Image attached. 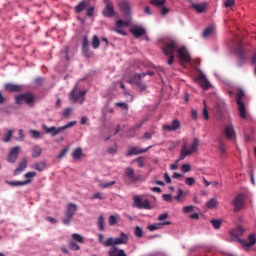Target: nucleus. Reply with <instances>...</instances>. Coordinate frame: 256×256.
I'll return each instance as SVG.
<instances>
[{
	"label": "nucleus",
	"mask_w": 256,
	"mask_h": 256,
	"mask_svg": "<svg viewBox=\"0 0 256 256\" xmlns=\"http://www.w3.org/2000/svg\"><path fill=\"white\" fill-rule=\"evenodd\" d=\"M98 241L104 247H111V245H127L129 241V236L125 232L120 233L119 237H110L106 240L103 239V234L98 235Z\"/></svg>",
	"instance_id": "f257e3e1"
},
{
	"label": "nucleus",
	"mask_w": 256,
	"mask_h": 256,
	"mask_svg": "<svg viewBox=\"0 0 256 256\" xmlns=\"http://www.w3.org/2000/svg\"><path fill=\"white\" fill-rule=\"evenodd\" d=\"M197 149H199V138H194L190 147L187 142H183L178 161H183L188 155H193V153L197 152Z\"/></svg>",
	"instance_id": "f03ea898"
},
{
	"label": "nucleus",
	"mask_w": 256,
	"mask_h": 256,
	"mask_svg": "<svg viewBox=\"0 0 256 256\" xmlns=\"http://www.w3.org/2000/svg\"><path fill=\"white\" fill-rule=\"evenodd\" d=\"M77 125L76 121L69 122L68 124L62 126V127H48L46 124L42 125L43 131L47 133V135H51V137H57L61 131H65V129H70V127H75Z\"/></svg>",
	"instance_id": "7ed1b4c3"
},
{
	"label": "nucleus",
	"mask_w": 256,
	"mask_h": 256,
	"mask_svg": "<svg viewBox=\"0 0 256 256\" xmlns=\"http://www.w3.org/2000/svg\"><path fill=\"white\" fill-rule=\"evenodd\" d=\"M79 207L77 204L74 203H68L66 206V210L64 212V217L62 219V222L64 225H70L73 217H75V213H77V210Z\"/></svg>",
	"instance_id": "20e7f679"
},
{
	"label": "nucleus",
	"mask_w": 256,
	"mask_h": 256,
	"mask_svg": "<svg viewBox=\"0 0 256 256\" xmlns=\"http://www.w3.org/2000/svg\"><path fill=\"white\" fill-rule=\"evenodd\" d=\"M85 95H87V91L79 89L76 85L70 93V101L81 104L85 101Z\"/></svg>",
	"instance_id": "39448f33"
},
{
	"label": "nucleus",
	"mask_w": 256,
	"mask_h": 256,
	"mask_svg": "<svg viewBox=\"0 0 256 256\" xmlns=\"http://www.w3.org/2000/svg\"><path fill=\"white\" fill-rule=\"evenodd\" d=\"M177 49H179V42H177L175 39H170L164 42L162 51L164 55H173Z\"/></svg>",
	"instance_id": "423d86ee"
},
{
	"label": "nucleus",
	"mask_w": 256,
	"mask_h": 256,
	"mask_svg": "<svg viewBox=\"0 0 256 256\" xmlns=\"http://www.w3.org/2000/svg\"><path fill=\"white\" fill-rule=\"evenodd\" d=\"M118 7L126 21H131V3L127 0H120Z\"/></svg>",
	"instance_id": "0eeeda50"
},
{
	"label": "nucleus",
	"mask_w": 256,
	"mask_h": 256,
	"mask_svg": "<svg viewBox=\"0 0 256 256\" xmlns=\"http://www.w3.org/2000/svg\"><path fill=\"white\" fill-rule=\"evenodd\" d=\"M237 106L239 111V116L241 119H247V111L245 110V103H243V97H245V92L243 90H239L237 95Z\"/></svg>",
	"instance_id": "6e6552de"
},
{
	"label": "nucleus",
	"mask_w": 256,
	"mask_h": 256,
	"mask_svg": "<svg viewBox=\"0 0 256 256\" xmlns=\"http://www.w3.org/2000/svg\"><path fill=\"white\" fill-rule=\"evenodd\" d=\"M15 100L17 105H23V103H26L27 105H33L35 97L31 93H25L15 96Z\"/></svg>",
	"instance_id": "1a4fd4ad"
},
{
	"label": "nucleus",
	"mask_w": 256,
	"mask_h": 256,
	"mask_svg": "<svg viewBox=\"0 0 256 256\" xmlns=\"http://www.w3.org/2000/svg\"><path fill=\"white\" fill-rule=\"evenodd\" d=\"M232 205H234L235 213L241 211L242 207L245 206V194H238L235 196Z\"/></svg>",
	"instance_id": "9d476101"
},
{
	"label": "nucleus",
	"mask_w": 256,
	"mask_h": 256,
	"mask_svg": "<svg viewBox=\"0 0 256 256\" xmlns=\"http://www.w3.org/2000/svg\"><path fill=\"white\" fill-rule=\"evenodd\" d=\"M129 23V20H118L116 21V26L115 28H113V31H115V33H118V35H123V37H125L127 35V32L123 29V27H129Z\"/></svg>",
	"instance_id": "9b49d317"
},
{
	"label": "nucleus",
	"mask_w": 256,
	"mask_h": 256,
	"mask_svg": "<svg viewBox=\"0 0 256 256\" xmlns=\"http://www.w3.org/2000/svg\"><path fill=\"white\" fill-rule=\"evenodd\" d=\"M133 201L134 207L138 209H151V203L147 199L143 200L139 196H134Z\"/></svg>",
	"instance_id": "f8f14e48"
},
{
	"label": "nucleus",
	"mask_w": 256,
	"mask_h": 256,
	"mask_svg": "<svg viewBox=\"0 0 256 256\" xmlns=\"http://www.w3.org/2000/svg\"><path fill=\"white\" fill-rule=\"evenodd\" d=\"M105 8L102 11V15L104 17H115V7L113 6V2H111L110 0H105Z\"/></svg>",
	"instance_id": "ddd939ff"
},
{
	"label": "nucleus",
	"mask_w": 256,
	"mask_h": 256,
	"mask_svg": "<svg viewBox=\"0 0 256 256\" xmlns=\"http://www.w3.org/2000/svg\"><path fill=\"white\" fill-rule=\"evenodd\" d=\"M176 52L178 53V58L180 61H183L184 63H189V61H191V56L189 55V52L185 46L178 47Z\"/></svg>",
	"instance_id": "4468645a"
},
{
	"label": "nucleus",
	"mask_w": 256,
	"mask_h": 256,
	"mask_svg": "<svg viewBox=\"0 0 256 256\" xmlns=\"http://www.w3.org/2000/svg\"><path fill=\"white\" fill-rule=\"evenodd\" d=\"M117 245H121V244L110 245L108 256H127V253H125V250L119 249Z\"/></svg>",
	"instance_id": "2eb2a0df"
},
{
	"label": "nucleus",
	"mask_w": 256,
	"mask_h": 256,
	"mask_svg": "<svg viewBox=\"0 0 256 256\" xmlns=\"http://www.w3.org/2000/svg\"><path fill=\"white\" fill-rule=\"evenodd\" d=\"M125 176L129 179L130 183H136V181L141 179V176L135 174V170L131 167L126 168Z\"/></svg>",
	"instance_id": "dca6fc26"
},
{
	"label": "nucleus",
	"mask_w": 256,
	"mask_h": 256,
	"mask_svg": "<svg viewBox=\"0 0 256 256\" xmlns=\"http://www.w3.org/2000/svg\"><path fill=\"white\" fill-rule=\"evenodd\" d=\"M21 148L19 146H15L12 148L8 154L7 161L8 163H15L17 161V158L19 157V150Z\"/></svg>",
	"instance_id": "f3484780"
},
{
	"label": "nucleus",
	"mask_w": 256,
	"mask_h": 256,
	"mask_svg": "<svg viewBox=\"0 0 256 256\" xmlns=\"http://www.w3.org/2000/svg\"><path fill=\"white\" fill-rule=\"evenodd\" d=\"M149 149H151V146H149L145 149H140L138 147H131L128 150V152L126 153V157H131L132 155H141L143 153H147Z\"/></svg>",
	"instance_id": "a211bd4d"
},
{
	"label": "nucleus",
	"mask_w": 256,
	"mask_h": 256,
	"mask_svg": "<svg viewBox=\"0 0 256 256\" xmlns=\"http://www.w3.org/2000/svg\"><path fill=\"white\" fill-rule=\"evenodd\" d=\"M177 129H181V122L179 120L174 119L171 123V125L166 124L163 126V131H177Z\"/></svg>",
	"instance_id": "6ab92c4d"
},
{
	"label": "nucleus",
	"mask_w": 256,
	"mask_h": 256,
	"mask_svg": "<svg viewBox=\"0 0 256 256\" xmlns=\"http://www.w3.org/2000/svg\"><path fill=\"white\" fill-rule=\"evenodd\" d=\"M224 135L230 141H233V139H235L236 135H235V128H233V124H229L228 126H225Z\"/></svg>",
	"instance_id": "aec40b11"
},
{
	"label": "nucleus",
	"mask_w": 256,
	"mask_h": 256,
	"mask_svg": "<svg viewBox=\"0 0 256 256\" xmlns=\"http://www.w3.org/2000/svg\"><path fill=\"white\" fill-rule=\"evenodd\" d=\"M130 33L136 38L139 39V37H143L147 31L143 27L135 26L130 29Z\"/></svg>",
	"instance_id": "412c9836"
},
{
	"label": "nucleus",
	"mask_w": 256,
	"mask_h": 256,
	"mask_svg": "<svg viewBox=\"0 0 256 256\" xmlns=\"http://www.w3.org/2000/svg\"><path fill=\"white\" fill-rule=\"evenodd\" d=\"M5 89L6 91H8V93H19L23 90V86L13 83H7L5 84Z\"/></svg>",
	"instance_id": "4be33fe9"
},
{
	"label": "nucleus",
	"mask_w": 256,
	"mask_h": 256,
	"mask_svg": "<svg viewBox=\"0 0 256 256\" xmlns=\"http://www.w3.org/2000/svg\"><path fill=\"white\" fill-rule=\"evenodd\" d=\"M89 7V2L83 0L80 1L75 7H74V13H76V15H79L81 13H83V11H85V9H87Z\"/></svg>",
	"instance_id": "5701e85b"
},
{
	"label": "nucleus",
	"mask_w": 256,
	"mask_h": 256,
	"mask_svg": "<svg viewBox=\"0 0 256 256\" xmlns=\"http://www.w3.org/2000/svg\"><path fill=\"white\" fill-rule=\"evenodd\" d=\"M248 241H245L243 239H238V242L241 243V245H243L244 247H253V245H255L256 243V238H255V234H250L248 236Z\"/></svg>",
	"instance_id": "b1692460"
},
{
	"label": "nucleus",
	"mask_w": 256,
	"mask_h": 256,
	"mask_svg": "<svg viewBox=\"0 0 256 256\" xmlns=\"http://www.w3.org/2000/svg\"><path fill=\"white\" fill-rule=\"evenodd\" d=\"M191 9H194L196 13H205L207 11V3H192Z\"/></svg>",
	"instance_id": "393cba45"
},
{
	"label": "nucleus",
	"mask_w": 256,
	"mask_h": 256,
	"mask_svg": "<svg viewBox=\"0 0 256 256\" xmlns=\"http://www.w3.org/2000/svg\"><path fill=\"white\" fill-rule=\"evenodd\" d=\"M198 81L200 82V87L204 89V91H207L211 87V83L209 80H207V77H205L203 74H200L198 76Z\"/></svg>",
	"instance_id": "a878e982"
},
{
	"label": "nucleus",
	"mask_w": 256,
	"mask_h": 256,
	"mask_svg": "<svg viewBox=\"0 0 256 256\" xmlns=\"http://www.w3.org/2000/svg\"><path fill=\"white\" fill-rule=\"evenodd\" d=\"M27 169V158H23L14 171V175H21Z\"/></svg>",
	"instance_id": "bb28decb"
},
{
	"label": "nucleus",
	"mask_w": 256,
	"mask_h": 256,
	"mask_svg": "<svg viewBox=\"0 0 256 256\" xmlns=\"http://www.w3.org/2000/svg\"><path fill=\"white\" fill-rule=\"evenodd\" d=\"M5 183L7 185H10L11 187H23L25 185H29V183H31V180H25V181H9V180H6Z\"/></svg>",
	"instance_id": "cd10ccee"
},
{
	"label": "nucleus",
	"mask_w": 256,
	"mask_h": 256,
	"mask_svg": "<svg viewBox=\"0 0 256 256\" xmlns=\"http://www.w3.org/2000/svg\"><path fill=\"white\" fill-rule=\"evenodd\" d=\"M143 77H145V73H143V74H134L132 77H130L129 83H131V85H139L140 83H143L141 81V79H143Z\"/></svg>",
	"instance_id": "c85d7f7f"
},
{
	"label": "nucleus",
	"mask_w": 256,
	"mask_h": 256,
	"mask_svg": "<svg viewBox=\"0 0 256 256\" xmlns=\"http://www.w3.org/2000/svg\"><path fill=\"white\" fill-rule=\"evenodd\" d=\"M243 233H245V229H243V227H241V226H238L237 228H235L231 231L232 237L237 239V241H239V239H241L239 237H243Z\"/></svg>",
	"instance_id": "c756f323"
},
{
	"label": "nucleus",
	"mask_w": 256,
	"mask_h": 256,
	"mask_svg": "<svg viewBox=\"0 0 256 256\" xmlns=\"http://www.w3.org/2000/svg\"><path fill=\"white\" fill-rule=\"evenodd\" d=\"M82 52L85 55V57H91V54H89V40L87 39V36L83 38Z\"/></svg>",
	"instance_id": "7c9ffc66"
},
{
	"label": "nucleus",
	"mask_w": 256,
	"mask_h": 256,
	"mask_svg": "<svg viewBox=\"0 0 256 256\" xmlns=\"http://www.w3.org/2000/svg\"><path fill=\"white\" fill-rule=\"evenodd\" d=\"M43 153V149L40 148L39 145H35L32 149V157L33 159H37V157H41V154Z\"/></svg>",
	"instance_id": "2f4dec72"
},
{
	"label": "nucleus",
	"mask_w": 256,
	"mask_h": 256,
	"mask_svg": "<svg viewBox=\"0 0 256 256\" xmlns=\"http://www.w3.org/2000/svg\"><path fill=\"white\" fill-rule=\"evenodd\" d=\"M170 221H164L161 224L156 223L148 226L149 231H157V229H161V225H170Z\"/></svg>",
	"instance_id": "473e14b6"
},
{
	"label": "nucleus",
	"mask_w": 256,
	"mask_h": 256,
	"mask_svg": "<svg viewBox=\"0 0 256 256\" xmlns=\"http://www.w3.org/2000/svg\"><path fill=\"white\" fill-rule=\"evenodd\" d=\"M13 133H15L14 130H12V129H7V130H6V134H5L4 137L2 138V141H3L4 143H9V142L11 141L12 137H13Z\"/></svg>",
	"instance_id": "72a5a7b5"
},
{
	"label": "nucleus",
	"mask_w": 256,
	"mask_h": 256,
	"mask_svg": "<svg viewBox=\"0 0 256 256\" xmlns=\"http://www.w3.org/2000/svg\"><path fill=\"white\" fill-rule=\"evenodd\" d=\"M72 157L75 159V161H79L81 157H83V149L81 148H76L72 152Z\"/></svg>",
	"instance_id": "f704fd0d"
},
{
	"label": "nucleus",
	"mask_w": 256,
	"mask_h": 256,
	"mask_svg": "<svg viewBox=\"0 0 256 256\" xmlns=\"http://www.w3.org/2000/svg\"><path fill=\"white\" fill-rule=\"evenodd\" d=\"M183 198H185V193L181 188L177 189V195L174 197L175 201L183 203Z\"/></svg>",
	"instance_id": "c9c22d12"
},
{
	"label": "nucleus",
	"mask_w": 256,
	"mask_h": 256,
	"mask_svg": "<svg viewBox=\"0 0 256 256\" xmlns=\"http://www.w3.org/2000/svg\"><path fill=\"white\" fill-rule=\"evenodd\" d=\"M34 169H36V171H45V169H47V163L44 161L38 162L34 164Z\"/></svg>",
	"instance_id": "e433bc0d"
},
{
	"label": "nucleus",
	"mask_w": 256,
	"mask_h": 256,
	"mask_svg": "<svg viewBox=\"0 0 256 256\" xmlns=\"http://www.w3.org/2000/svg\"><path fill=\"white\" fill-rule=\"evenodd\" d=\"M97 225L100 231H105V218L103 216L98 217Z\"/></svg>",
	"instance_id": "4c0bfd02"
},
{
	"label": "nucleus",
	"mask_w": 256,
	"mask_h": 256,
	"mask_svg": "<svg viewBox=\"0 0 256 256\" xmlns=\"http://www.w3.org/2000/svg\"><path fill=\"white\" fill-rule=\"evenodd\" d=\"M117 182L111 181V182H101L99 184V187H101V189H109L110 187H113V185H115Z\"/></svg>",
	"instance_id": "58836bf2"
},
{
	"label": "nucleus",
	"mask_w": 256,
	"mask_h": 256,
	"mask_svg": "<svg viewBox=\"0 0 256 256\" xmlns=\"http://www.w3.org/2000/svg\"><path fill=\"white\" fill-rule=\"evenodd\" d=\"M206 207H207L208 209H215V207H217V199L211 198V199L206 203Z\"/></svg>",
	"instance_id": "ea45409f"
},
{
	"label": "nucleus",
	"mask_w": 256,
	"mask_h": 256,
	"mask_svg": "<svg viewBox=\"0 0 256 256\" xmlns=\"http://www.w3.org/2000/svg\"><path fill=\"white\" fill-rule=\"evenodd\" d=\"M100 45H101V42L99 41V37H97V35H94L93 39H92V47H93V49H99Z\"/></svg>",
	"instance_id": "a19ab883"
},
{
	"label": "nucleus",
	"mask_w": 256,
	"mask_h": 256,
	"mask_svg": "<svg viewBox=\"0 0 256 256\" xmlns=\"http://www.w3.org/2000/svg\"><path fill=\"white\" fill-rule=\"evenodd\" d=\"M218 148H219V151H220L221 155H225V153H227L225 142H223V140H219Z\"/></svg>",
	"instance_id": "79ce46f5"
},
{
	"label": "nucleus",
	"mask_w": 256,
	"mask_h": 256,
	"mask_svg": "<svg viewBox=\"0 0 256 256\" xmlns=\"http://www.w3.org/2000/svg\"><path fill=\"white\" fill-rule=\"evenodd\" d=\"M166 0H150L151 5H154V7H163L165 5Z\"/></svg>",
	"instance_id": "37998d69"
},
{
	"label": "nucleus",
	"mask_w": 256,
	"mask_h": 256,
	"mask_svg": "<svg viewBox=\"0 0 256 256\" xmlns=\"http://www.w3.org/2000/svg\"><path fill=\"white\" fill-rule=\"evenodd\" d=\"M72 239H74V241H76L77 243H84L85 240L83 239V236H81L80 234H72Z\"/></svg>",
	"instance_id": "c03bdc74"
},
{
	"label": "nucleus",
	"mask_w": 256,
	"mask_h": 256,
	"mask_svg": "<svg viewBox=\"0 0 256 256\" xmlns=\"http://www.w3.org/2000/svg\"><path fill=\"white\" fill-rule=\"evenodd\" d=\"M69 249H71V251H79V249H81V247L78 246L77 242L70 241L69 242Z\"/></svg>",
	"instance_id": "a18cd8bd"
},
{
	"label": "nucleus",
	"mask_w": 256,
	"mask_h": 256,
	"mask_svg": "<svg viewBox=\"0 0 256 256\" xmlns=\"http://www.w3.org/2000/svg\"><path fill=\"white\" fill-rule=\"evenodd\" d=\"M134 235H135V237H138V239H141V237H143V229H141V227H139V226H136Z\"/></svg>",
	"instance_id": "49530a36"
},
{
	"label": "nucleus",
	"mask_w": 256,
	"mask_h": 256,
	"mask_svg": "<svg viewBox=\"0 0 256 256\" xmlns=\"http://www.w3.org/2000/svg\"><path fill=\"white\" fill-rule=\"evenodd\" d=\"M210 223L213 225L214 229H221V223H223V221L221 220H211Z\"/></svg>",
	"instance_id": "de8ad7c7"
},
{
	"label": "nucleus",
	"mask_w": 256,
	"mask_h": 256,
	"mask_svg": "<svg viewBox=\"0 0 256 256\" xmlns=\"http://www.w3.org/2000/svg\"><path fill=\"white\" fill-rule=\"evenodd\" d=\"M185 185H188V187H193V185H195V178L194 177H186Z\"/></svg>",
	"instance_id": "09e8293b"
},
{
	"label": "nucleus",
	"mask_w": 256,
	"mask_h": 256,
	"mask_svg": "<svg viewBox=\"0 0 256 256\" xmlns=\"http://www.w3.org/2000/svg\"><path fill=\"white\" fill-rule=\"evenodd\" d=\"M30 135L32 139H41V132L37 130H30Z\"/></svg>",
	"instance_id": "8fccbe9b"
},
{
	"label": "nucleus",
	"mask_w": 256,
	"mask_h": 256,
	"mask_svg": "<svg viewBox=\"0 0 256 256\" xmlns=\"http://www.w3.org/2000/svg\"><path fill=\"white\" fill-rule=\"evenodd\" d=\"M162 199L166 203H173V195H171V194H163Z\"/></svg>",
	"instance_id": "3c124183"
},
{
	"label": "nucleus",
	"mask_w": 256,
	"mask_h": 256,
	"mask_svg": "<svg viewBox=\"0 0 256 256\" xmlns=\"http://www.w3.org/2000/svg\"><path fill=\"white\" fill-rule=\"evenodd\" d=\"M213 33V26H209L208 28H206L203 33L202 36L203 37H209V35H211Z\"/></svg>",
	"instance_id": "603ef678"
},
{
	"label": "nucleus",
	"mask_w": 256,
	"mask_h": 256,
	"mask_svg": "<svg viewBox=\"0 0 256 256\" xmlns=\"http://www.w3.org/2000/svg\"><path fill=\"white\" fill-rule=\"evenodd\" d=\"M87 12H86V17H93L94 13H95V7L91 6V7H87Z\"/></svg>",
	"instance_id": "864d4df0"
},
{
	"label": "nucleus",
	"mask_w": 256,
	"mask_h": 256,
	"mask_svg": "<svg viewBox=\"0 0 256 256\" xmlns=\"http://www.w3.org/2000/svg\"><path fill=\"white\" fill-rule=\"evenodd\" d=\"M202 115L206 121L209 120V111L207 110V104H205V101H204V108L202 110Z\"/></svg>",
	"instance_id": "5fc2aeb1"
},
{
	"label": "nucleus",
	"mask_w": 256,
	"mask_h": 256,
	"mask_svg": "<svg viewBox=\"0 0 256 256\" xmlns=\"http://www.w3.org/2000/svg\"><path fill=\"white\" fill-rule=\"evenodd\" d=\"M108 223L111 227H113V225H116L117 224V216L115 215H111L109 217V220H108Z\"/></svg>",
	"instance_id": "6e6d98bb"
},
{
	"label": "nucleus",
	"mask_w": 256,
	"mask_h": 256,
	"mask_svg": "<svg viewBox=\"0 0 256 256\" xmlns=\"http://www.w3.org/2000/svg\"><path fill=\"white\" fill-rule=\"evenodd\" d=\"M182 173H189L191 171V165L190 164H183L181 166Z\"/></svg>",
	"instance_id": "4d7b16f0"
},
{
	"label": "nucleus",
	"mask_w": 256,
	"mask_h": 256,
	"mask_svg": "<svg viewBox=\"0 0 256 256\" xmlns=\"http://www.w3.org/2000/svg\"><path fill=\"white\" fill-rule=\"evenodd\" d=\"M238 56H239V59H240V61H239V63H238V67H241V66L243 65V63H245V54H243L242 52H240V53L238 54Z\"/></svg>",
	"instance_id": "13d9d810"
},
{
	"label": "nucleus",
	"mask_w": 256,
	"mask_h": 256,
	"mask_svg": "<svg viewBox=\"0 0 256 256\" xmlns=\"http://www.w3.org/2000/svg\"><path fill=\"white\" fill-rule=\"evenodd\" d=\"M92 199H100V201H103V199H105V197H103V193L101 192H97L92 196Z\"/></svg>",
	"instance_id": "bf43d9fd"
},
{
	"label": "nucleus",
	"mask_w": 256,
	"mask_h": 256,
	"mask_svg": "<svg viewBox=\"0 0 256 256\" xmlns=\"http://www.w3.org/2000/svg\"><path fill=\"white\" fill-rule=\"evenodd\" d=\"M233 5H235V0H226L224 3V7L226 8L233 7Z\"/></svg>",
	"instance_id": "052dcab7"
},
{
	"label": "nucleus",
	"mask_w": 256,
	"mask_h": 256,
	"mask_svg": "<svg viewBox=\"0 0 256 256\" xmlns=\"http://www.w3.org/2000/svg\"><path fill=\"white\" fill-rule=\"evenodd\" d=\"M135 161H136V163H138V167H140V168L145 167V161H143V158L139 157Z\"/></svg>",
	"instance_id": "680f3d73"
},
{
	"label": "nucleus",
	"mask_w": 256,
	"mask_h": 256,
	"mask_svg": "<svg viewBox=\"0 0 256 256\" xmlns=\"http://www.w3.org/2000/svg\"><path fill=\"white\" fill-rule=\"evenodd\" d=\"M165 55H167L169 57L167 63L169 65H173V63L175 61V56L173 54H165Z\"/></svg>",
	"instance_id": "e2e57ef3"
},
{
	"label": "nucleus",
	"mask_w": 256,
	"mask_h": 256,
	"mask_svg": "<svg viewBox=\"0 0 256 256\" xmlns=\"http://www.w3.org/2000/svg\"><path fill=\"white\" fill-rule=\"evenodd\" d=\"M67 151H69V148H64L63 150H61L60 154L58 155V159H63V157L67 155Z\"/></svg>",
	"instance_id": "0e129e2a"
},
{
	"label": "nucleus",
	"mask_w": 256,
	"mask_h": 256,
	"mask_svg": "<svg viewBox=\"0 0 256 256\" xmlns=\"http://www.w3.org/2000/svg\"><path fill=\"white\" fill-rule=\"evenodd\" d=\"M63 117L67 118L71 115V108H66L63 113H62Z\"/></svg>",
	"instance_id": "69168bd1"
},
{
	"label": "nucleus",
	"mask_w": 256,
	"mask_h": 256,
	"mask_svg": "<svg viewBox=\"0 0 256 256\" xmlns=\"http://www.w3.org/2000/svg\"><path fill=\"white\" fill-rule=\"evenodd\" d=\"M165 219H169V214L163 213L158 217V221H165Z\"/></svg>",
	"instance_id": "338daca9"
},
{
	"label": "nucleus",
	"mask_w": 256,
	"mask_h": 256,
	"mask_svg": "<svg viewBox=\"0 0 256 256\" xmlns=\"http://www.w3.org/2000/svg\"><path fill=\"white\" fill-rule=\"evenodd\" d=\"M193 211V206H186L183 208L184 213H191Z\"/></svg>",
	"instance_id": "774afa93"
}]
</instances>
